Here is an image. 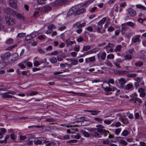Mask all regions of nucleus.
Instances as JSON below:
<instances>
[{"instance_id":"nucleus-1","label":"nucleus","mask_w":146,"mask_h":146,"mask_svg":"<svg viewBox=\"0 0 146 146\" xmlns=\"http://www.w3.org/2000/svg\"><path fill=\"white\" fill-rule=\"evenodd\" d=\"M76 8H75L74 7L72 8L71 11H73L74 12V13H71V14H74V15H80L83 14L86 11L85 9L82 8L77 11H76Z\"/></svg>"},{"instance_id":"nucleus-2","label":"nucleus","mask_w":146,"mask_h":146,"mask_svg":"<svg viewBox=\"0 0 146 146\" xmlns=\"http://www.w3.org/2000/svg\"><path fill=\"white\" fill-rule=\"evenodd\" d=\"M46 138L44 137H40L38 139H36L35 140V143L37 145L38 144H41L42 143V142L44 143H46L48 142L46 141Z\"/></svg>"},{"instance_id":"nucleus-3","label":"nucleus","mask_w":146,"mask_h":146,"mask_svg":"<svg viewBox=\"0 0 146 146\" xmlns=\"http://www.w3.org/2000/svg\"><path fill=\"white\" fill-rule=\"evenodd\" d=\"M3 11L5 13L8 15H11L13 17L15 16L16 12L9 8H4Z\"/></svg>"},{"instance_id":"nucleus-4","label":"nucleus","mask_w":146,"mask_h":146,"mask_svg":"<svg viewBox=\"0 0 146 146\" xmlns=\"http://www.w3.org/2000/svg\"><path fill=\"white\" fill-rule=\"evenodd\" d=\"M97 56L99 60H103L105 59L106 54L104 52H100L97 54Z\"/></svg>"},{"instance_id":"nucleus-5","label":"nucleus","mask_w":146,"mask_h":146,"mask_svg":"<svg viewBox=\"0 0 146 146\" xmlns=\"http://www.w3.org/2000/svg\"><path fill=\"white\" fill-rule=\"evenodd\" d=\"M5 19L6 23L8 25H12L15 23L14 20L13 19H11L9 16H5Z\"/></svg>"},{"instance_id":"nucleus-6","label":"nucleus","mask_w":146,"mask_h":146,"mask_svg":"<svg viewBox=\"0 0 146 146\" xmlns=\"http://www.w3.org/2000/svg\"><path fill=\"white\" fill-rule=\"evenodd\" d=\"M140 35H135L133 36L132 39V43H139L141 41L140 39Z\"/></svg>"},{"instance_id":"nucleus-7","label":"nucleus","mask_w":146,"mask_h":146,"mask_svg":"<svg viewBox=\"0 0 146 146\" xmlns=\"http://www.w3.org/2000/svg\"><path fill=\"white\" fill-rule=\"evenodd\" d=\"M92 27L94 30V31L96 32L97 31L98 33H102V32L100 31V30L102 28V25L100 24H98V25L96 26L94 25H92Z\"/></svg>"},{"instance_id":"nucleus-8","label":"nucleus","mask_w":146,"mask_h":146,"mask_svg":"<svg viewBox=\"0 0 146 146\" xmlns=\"http://www.w3.org/2000/svg\"><path fill=\"white\" fill-rule=\"evenodd\" d=\"M68 1V0H56L52 3V5L53 6L61 5L64 4Z\"/></svg>"},{"instance_id":"nucleus-9","label":"nucleus","mask_w":146,"mask_h":146,"mask_svg":"<svg viewBox=\"0 0 146 146\" xmlns=\"http://www.w3.org/2000/svg\"><path fill=\"white\" fill-rule=\"evenodd\" d=\"M11 54L9 52H7L4 54H1V57L3 60H4L10 56Z\"/></svg>"},{"instance_id":"nucleus-10","label":"nucleus","mask_w":146,"mask_h":146,"mask_svg":"<svg viewBox=\"0 0 146 146\" xmlns=\"http://www.w3.org/2000/svg\"><path fill=\"white\" fill-rule=\"evenodd\" d=\"M127 11L128 12V13L131 17H134L136 15V12L132 8H129L127 9Z\"/></svg>"},{"instance_id":"nucleus-11","label":"nucleus","mask_w":146,"mask_h":146,"mask_svg":"<svg viewBox=\"0 0 146 146\" xmlns=\"http://www.w3.org/2000/svg\"><path fill=\"white\" fill-rule=\"evenodd\" d=\"M17 0H10L9 2V5L13 7H16L17 6Z\"/></svg>"},{"instance_id":"nucleus-12","label":"nucleus","mask_w":146,"mask_h":146,"mask_svg":"<svg viewBox=\"0 0 146 146\" xmlns=\"http://www.w3.org/2000/svg\"><path fill=\"white\" fill-rule=\"evenodd\" d=\"M131 72V71H127L123 70L117 71L116 72V73L121 75H124Z\"/></svg>"},{"instance_id":"nucleus-13","label":"nucleus","mask_w":146,"mask_h":146,"mask_svg":"<svg viewBox=\"0 0 146 146\" xmlns=\"http://www.w3.org/2000/svg\"><path fill=\"white\" fill-rule=\"evenodd\" d=\"M87 111L91 113V115H97L100 112V111L98 110H87L86 111Z\"/></svg>"},{"instance_id":"nucleus-14","label":"nucleus","mask_w":146,"mask_h":146,"mask_svg":"<svg viewBox=\"0 0 146 146\" xmlns=\"http://www.w3.org/2000/svg\"><path fill=\"white\" fill-rule=\"evenodd\" d=\"M135 87L136 88H138L139 86L142 87L144 85V82L143 81H142L139 83L135 82L134 83Z\"/></svg>"},{"instance_id":"nucleus-15","label":"nucleus","mask_w":146,"mask_h":146,"mask_svg":"<svg viewBox=\"0 0 146 146\" xmlns=\"http://www.w3.org/2000/svg\"><path fill=\"white\" fill-rule=\"evenodd\" d=\"M94 1V0H88L83 5V6L84 7H86L93 2Z\"/></svg>"},{"instance_id":"nucleus-16","label":"nucleus","mask_w":146,"mask_h":146,"mask_svg":"<svg viewBox=\"0 0 146 146\" xmlns=\"http://www.w3.org/2000/svg\"><path fill=\"white\" fill-rule=\"evenodd\" d=\"M7 92L2 94V97L3 98H11L12 96L11 95L7 94Z\"/></svg>"},{"instance_id":"nucleus-17","label":"nucleus","mask_w":146,"mask_h":146,"mask_svg":"<svg viewBox=\"0 0 146 146\" xmlns=\"http://www.w3.org/2000/svg\"><path fill=\"white\" fill-rule=\"evenodd\" d=\"M15 16H16L17 18H19L20 19H24V17L21 14L17 13L16 12L15 14Z\"/></svg>"},{"instance_id":"nucleus-18","label":"nucleus","mask_w":146,"mask_h":146,"mask_svg":"<svg viewBox=\"0 0 146 146\" xmlns=\"http://www.w3.org/2000/svg\"><path fill=\"white\" fill-rule=\"evenodd\" d=\"M70 61L71 62L72 65H76L78 62V60L74 59L71 58L70 59Z\"/></svg>"},{"instance_id":"nucleus-19","label":"nucleus","mask_w":146,"mask_h":146,"mask_svg":"<svg viewBox=\"0 0 146 146\" xmlns=\"http://www.w3.org/2000/svg\"><path fill=\"white\" fill-rule=\"evenodd\" d=\"M118 80L119 81V83L121 85H124L126 82L125 79L123 78H122L120 79H118Z\"/></svg>"},{"instance_id":"nucleus-20","label":"nucleus","mask_w":146,"mask_h":146,"mask_svg":"<svg viewBox=\"0 0 146 146\" xmlns=\"http://www.w3.org/2000/svg\"><path fill=\"white\" fill-rule=\"evenodd\" d=\"M72 41H70L69 38L67 39L65 41V43L67 44V46H72Z\"/></svg>"},{"instance_id":"nucleus-21","label":"nucleus","mask_w":146,"mask_h":146,"mask_svg":"<svg viewBox=\"0 0 146 146\" xmlns=\"http://www.w3.org/2000/svg\"><path fill=\"white\" fill-rule=\"evenodd\" d=\"M136 7L137 8L141 9L143 10H146V7L141 4L137 5Z\"/></svg>"},{"instance_id":"nucleus-22","label":"nucleus","mask_w":146,"mask_h":146,"mask_svg":"<svg viewBox=\"0 0 146 146\" xmlns=\"http://www.w3.org/2000/svg\"><path fill=\"white\" fill-rule=\"evenodd\" d=\"M96 130L97 132L100 133L102 134H103L104 133H105V131H106L105 130L101 128H97Z\"/></svg>"},{"instance_id":"nucleus-23","label":"nucleus","mask_w":146,"mask_h":146,"mask_svg":"<svg viewBox=\"0 0 146 146\" xmlns=\"http://www.w3.org/2000/svg\"><path fill=\"white\" fill-rule=\"evenodd\" d=\"M81 132L85 137H89L90 136V135H92L91 134L90 135L88 132L84 131H82Z\"/></svg>"},{"instance_id":"nucleus-24","label":"nucleus","mask_w":146,"mask_h":146,"mask_svg":"<svg viewBox=\"0 0 146 146\" xmlns=\"http://www.w3.org/2000/svg\"><path fill=\"white\" fill-rule=\"evenodd\" d=\"M137 74L135 73L129 74L127 75L128 78H133L136 77Z\"/></svg>"},{"instance_id":"nucleus-25","label":"nucleus","mask_w":146,"mask_h":146,"mask_svg":"<svg viewBox=\"0 0 146 146\" xmlns=\"http://www.w3.org/2000/svg\"><path fill=\"white\" fill-rule=\"evenodd\" d=\"M106 20V17L103 18L102 19H101L98 22V24L101 25L102 26L103 24L104 23Z\"/></svg>"},{"instance_id":"nucleus-26","label":"nucleus","mask_w":146,"mask_h":146,"mask_svg":"<svg viewBox=\"0 0 146 146\" xmlns=\"http://www.w3.org/2000/svg\"><path fill=\"white\" fill-rule=\"evenodd\" d=\"M91 48V46L90 45L84 46L82 51H86L90 49Z\"/></svg>"},{"instance_id":"nucleus-27","label":"nucleus","mask_w":146,"mask_h":146,"mask_svg":"<svg viewBox=\"0 0 146 146\" xmlns=\"http://www.w3.org/2000/svg\"><path fill=\"white\" fill-rule=\"evenodd\" d=\"M52 9L51 7L49 6H46L44 7V11L45 12H48L50 10Z\"/></svg>"},{"instance_id":"nucleus-28","label":"nucleus","mask_w":146,"mask_h":146,"mask_svg":"<svg viewBox=\"0 0 146 146\" xmlns=\"http://www.w3.org/2000/svg\"><path fill=\"white\" fill-rule=\"evenodd\" d=\"M135 65L137 66H141L143 65V63L142 62L138 61L135 63Z\"/></svg>"},{"instance_id":"nucleus-29","label":"nucleus","mask_w":146,"mask_h":146,"mask_svg":"<svg viewBox=\"0 0 146 146\" xmlns=\"http://www.w3.org/2000/svg\"><path fill=\"white\" fill-rule=\"evenodd\" d=\"M124 58L125 60H129L132 59V57L131 55L127 54L125 56Z\"/></svg>"},{"instance_id":"nucleus-30","label":"nucleus","mask_w":146,"mask_h":146,"mask_svg":"<svg viewBox=\"0 0 146 146\" xmlns=\"http://www.w3.org/2000/svg\"><path fill=\"white\" fill-rule=\"evenodd\" d=\"M94 119L96 121L99 122V123L102 122L103 121V119L100 117H95L94 118Z\"/></svg>"},{"instance_id":"nucleus-31","label":"nucleus","mask_w":146,"mask_h":146,"mask_svg":"<svg viewBox=\"0 0 146 146\" xmlns=\"http://www.w3.org/2000/svg\"><path fill=\"white\" fill-rule=\"evenodd\" d=\"M129 133L127 130H124L122 132L121 135L124 136H126L128 135Z\"/></svg>"},{"instance_id":"nucleus-32","label":"nucleus","mask_w":146,"mask_h":146,"mask_svg":"<svg viewBox=\"0 0 146 146\" xmlns=\"http://www.w3.org/2000/svg\"><path fill=\"white\" fill-rule=\"evenodd\" d=\"M105 91L106 92H110L112 91V90L111 88L110 87H103Z\"/></svg>"},{"instance_id":"nucleus-33","label":"nucleus","mask_w":146,"mask_h":146,"mask_svg":"<svg viewBox=\"0 0 146 146\" xmlns=\"http://www.w3.org/2000/svg\"><path fill=\"white\" fill-rule=\"evenodd\" d=\"M133 86V85L132 84H127L126 86H125V89L127 90H129L131 89L132 87Z\"/></svg>"},{"instance_id":"nucleus-34","label":"nucleus","mask_w":146,"mask_h":146,"mask_svg":"<svg viewBox=\"0 0 146 146\" xmlns=\"http://www.w3.org/2000/svg\"><path fill=\"white\" fill-rule=\"evenodd\" d=\"M106 83H107V84H108V86L109 87H110L111 85L109 83L111 84H113L114 83V80L113 79L111 78L109 80L108 82H106Z\"/></svg>"},{"instance_id":"nucleus-35","label":"nucleus","mask_w":146,"mask_h":146,"mask_svg":"<svg viewBox=\"0 0 146 146\" xmlns=\"http://www.w3.org/2000/svg\"><path fill=\"white\" fill-rule=\"evenodd\" d=\"M107 58L108 59H113L114 58V55L112 54H110L107 55Z\"/></svg>"},{"instance_id":"nucleus-36","label":"nucleus","mask_w":146,"mask_h":146,"mask_svg":"<svg viewBox=\"0 0 146 146\" xmlns=\"http://www.w3.org/2000/svg\"><path fill=\"white\" fill-rule=\"evenodd\" d=\"M143 79L142 77L139 78L138 77L135 79V80L137 82L140 83L142 82V80Z\"/></svg>"},{"instance_id":"nucleus-37","label":"nucleus","mask_w":146,"mask_h":146,"mask_svg":"<svg viewBox=\"0 0 146 146\" xmlns=\"http://www.w3.org/2000/svg\"><path fill=\"white\" fill-rule=\"evenodd\" d=\"M74 27L77 28H81L80 25V23L79 22H78L74 25Z\"/></svg>"},{"instance_id":"nucleus-38","label":"nucleus","mask_w":146,"mask_h":146,"mask_svg":"<svg viewBox=\"0 0 146 146\" xmlns=\"http://www.w3.org/2000/svg\"><path fill=\"white\" fill-rule=\"evenodd\" d=\"M121 131V128H119L116 129L115 130V133L117 135H118L120 133Z\"/></svg>"},{"instance_id":"nucleus-39","label":"nucleus","mask_w":146,"mask_h":146,"mask_svg":"<svg viewBox=\"0 0 146 146\" xmlns=\"http://www.w3.org/2000/svg\"><path fill=\"white\" fill-rule=\"evenodd\" d=\"M38 51L39 53L41 54H44L45 53V51L41 49L40 47H38Z\"/></svg>"},{"instance_id":"nucleus-40","label":"nucleus","mask_w":146,"mask_h":146,"mask_svg":"<svg viewBox=\"0 0 146 146\" xmlns=\"http://www.w3.org/2000/svg\"><path fill=\"white\" fill-rule=\"evenodd\" d=\"M98 50L99 49L98 48H94L93 49L90 50V52L91 54L93 53H96Z\"/></svg>"},{"instance_id":"nucleus-41","label":"nucleus","mask_w":146,"mask_h":146,"mask_svg":"<svg viewBox=\"0 0 146 146\" xmlns=\"http://www.w3.org/2000/svg\"><path fill=\"white\" fill-rule=\"evenodd\" d=\"M96 129H93L92 130V131L94 132V135L95 137H97L99 135V134L96 131Z\"/></svg>"},{"instance_id":"nucleus-42","label":"nucleus","mask_w":146,"mask_h":146,"mask_svg":"<svg viewBox=\"0 0 146 146\" xmlns=\"http://www.w3.org/2000/svg\"><path fill=\"white\" fill-rule=\"evenodd\" d=\"M13 40L11 38H9L6 41V43L7 44H10L12 43L13 42Z\"/></svg>"},{"instance_id":"nucleus-43","label":"nucleus","mask_w":146,"mask_h":146,"mask_svg":"<svg viewBox=\"0 0 146 146\" xmlns=\"http://www.w3.org/2000/svg\"><path fill=\"white\" fill-rule=\"evenodd\" d=\"M50 61L52 63L54 64L57 62V60L55 57H53L50 59Z\"/></svg>"},{"instance_id":"nucleus-44","label":"nucleus","mask_w":146,"mask_h":146,"mask_svg":"<svg viewBox=\"0 0 146 146\" xmlns=\"http://www.w3.org/2000/svg\"><path fill=\"white\" fill-rule=\"evenodd\" d=\"M90 54H91L90 52V50H89L87 52H84L83 54L80 55V57H82L86 55Z\"/></svg>"},{"instance_id":"nucleus-45","label":"nucleus","mask_w":146,"mask_h":146,"mask_svg":"<svg viewBox=\"0 0 146 146\" xmlns=\"http://www.w3.org/2000/svg\"><path fill=\"white\" fill-rule=\"evenodd\" d=\"M52 46H48L45 48L47 52L50 51L52 49Z\"/></svg>"},{"instance_id":"nucleus-46","label":"nucleus","mask_w":146,"mask_h":146,"mask_svg":"<svg viewBox=\"0 0 146 146\" xmlns=\"http://www.w3.org/2000/svg\"><path fill=\"white\" fill-rule=\"evenodd\" d=\"M32 36H31V34L30 35H27L25 37V39L26 40H31L33 38Z\"/></svg>"},{"instance_id":"nucleus-47","label":"nucleus","mask_w":146,"mask_h":146,"mask_svg":"<svg viewBox=\"0 0 146 146\" xmlns=\"http://www.w3.org/2000/svg\"><path fill=\"white\" fill-rule=\"evenodd\" d=\"M53 28L54 29L56 28V27L54 26L53 24L50 25L48 27V29H52Z\"/></svg>"},{"instance_id":"nucleus-48","label":"nucleus","mask_w":146,"mask_h":146,"mask_svg":"<svg viewBox=\"0 0 146 146\" xmlns=\"http://www.w3.org/2000/svg\"><path fill=\"white\" fill-rule=\"evenodd\" d=\"M25 33H18L17 35V36L19 38H22L25 36Z\"/></svg>"},{"instance_id":"nucleus-49","label":"nucleus","mask_w":146,"mask_h":146,"mask_svg":"<svg viewBox=\"0 0 146 146\" xmlns=\"http://www.w3.org/2000/svg\"><path fill=\"white\" fill-rule=\"evenodd\" d=\"M80 46L79 45H76L74 48V50L76 52H78L79 50Z\"/></svg>"},{"instance_id":"nucleus-50","label":"nucleus","mask_w":146,"mask_h":146,"mask_svg":"<svg viewBox=\"0 0 146 146\" xmlns=\"http://www.w3.org/2000/svg\"><path fill=\"white\" fill-rule=\"evenodd\" d=\"M127 29V28L126 27H122L121 29L122 33L123 34H125Z\"/></svg>"},{"instance_id":"nucleus-51","label":"nucleus","mask_w":146,"mask_h":146,"mask_svg":"<svg viewBox=\"0 0 146 146\" xmlns=\"http://www.w3.org/2000/svg\"><path fill=\"white\" fill-rule=\"evenodd\" d=\"M105 64L110 66H112V64L111 62L109 61L108 60H106L105 62Z\"/></svg>"},{"instance_id":"nucleus-52","label":"nucleus","mask_w":146,"mask_h":146,"mask_svg":"<svg viewBox=\"0 0 146 146\" xmlns=\"http://www.w3.org/2000/svg\"><path fill=\"white\" fill-rule=\"evenodd\" d=\"M141 58L143 60H146V52H144L141 56Z\"/></svg>"},{"instance_id":"nucleus-53","label":"nucleus","mask_w":146,"mask_h":146,"mask_svg":"<svg viewBox=\"0 0 146 146\" xmlns=\"http://www.w3.org/2000/svg\"><path fill=\"white\" fill-rule=\"evenodd\" d=\"M122 46L121 45H117L115 48V49L118 51H120Z\"/></svg>"},{"instance_id":"nucleus-54","label":"nucleus","mask_w":146,"mask_h":146,"mask_svg":"<svg viewBox=\"0 0 146 146\" xmlns=\"http://www.w3.org/2000/svg\"><path fill=\"white\" fill-rule=\"evenodd\" d=\"M89 59L90 62H93L95 60V56H93L90 57L89 58Z\"/></svg>"},{"instance_id":"nucleus-55","label":"nucleus","mask_w":146,"mask_h":146,"mask_svg":"<svg viewBox=\"0 0 146 146\" xmlns=\"http://www.w3.org/2000/svg\"><path fill=\"white\" fill-rule=\"evenodd\" d=\"M126 24L130 27H133L134 25V24L131 22H127L126 23Z\"/></svg>"},{"instance_id":"nucleus-56","label":"nucleus","mask_w":146,"mask_h":146,"mask_svg":"<svg viewBox=\"0 0 146 146\" xmlns=\"http://www.w3.org/2000/svg\"><path fill=\"white\" fill-rule=\"evenodd\" d=\"M93 27H92L91 26H89L86 28V29L88 31L90 32H92L93 31Z\"/></svg>"},{"instance_id":"nucleus-57","label":"nucleus","mask_w":146,"mask_h":146,"mask_svg":"<svg viewBox=\"0 0 146 146\" xmlns=\"http://www.w3.org/2000/svg\"><path fill=\"white\" fill-rule=\"evenodd\" d=\"M46 0H37L38 3L40 4H43L45 3V1Z\"/></svg>"},{"instance_id":"nucleus-58","label":"nucleus","mask_w":146,"mask_h":146,"mask_svg":"<svg viewBox=\"0 0 146 146\" xmlns=\"http://www.w3.org/2000/svg\"><path fill=\"white\" fill-rule=\"evenodd\" d=\"M77 140L76 139H72L70 140L69 141H67L66 142V143H74L77 142Z\"/></svg>"},{"instance_id":"nucleus-59","label":"nucleus","mask_w":146,"mask_h":146,"mask_svg":"<svg viewBox=\"0 0 146 146\" xmlns=\"http://www.w3.org/2000/svg\"><path fill=\"white\" fill-rule=\"evenodd\" d=\"M83 40V38L81 36H79L77 39V40L78 42H80L82 41Z\"/></svg>"},{"instance_id":"nucleus-60","label":"nucleus","mask_w":146,"mask_h":146,"mask_svg":"<svg viewBox=\"0 0 146 146\" xmlns=\"http://www.w3.org/2000/svg\"><path fill=\"white\" fill-rule=\"evenodd\" d=\"M40 64L39 62L37 61H35L34 62V65L35 66H37Z\"/></svg>"},{"instance_id":"nucleus-61","label":"nucleus","mask_w":146,"mask_h":146,"mask_svg":"<svg viewBox=\"0 0 146 146\" xmlns=\"http://www.w3.org/2000/svg\"><path fill=\"white\" fill-rule=\"evenodd\" d=\"M17 46V45L15 44V45H14L10 46L9 47L7 48H6V50H10L13 48H15V46Z\"/></svg>"},{"instance_id":"nucleus-62","label":"nucleus","mask_w":146,"mask_h":146,"mask_svg":"<svg viewBox=\"0 0 146 146\" xmlns=\"http://www.w3.org/2000/svg\"><path fill=\"white\" fill-rule=\"evenodd\" d=\"M121 125V123L120 122H117L114 124V126L116 127H118L120 126Z\"/></svg>"},{"instance_id":"nucleus-63","label":"nucleus","mask_w":146,"mask_h":146,"mask_svg":"<svg viewBox=\"0 0 146 146\" xmlns=\"http://www.w3.org/2000/svg\"><path fill=\"white\" fill-rule=\"evenodd\" d=\"M32 37L33 38L35 37L36 36L38 35L37 33L36 32H35L31 34Z\"/></svg>"},{"instance_id":"nucleus-64","label":"nucleus","mask_w":146,"mask_h":146,"mask_svg":"<svg viewBox=\"0 0 146 146\" xmlns=\"http://www.w3.org/2000/svg\"><path fill=\"white\" fill-rule=\"evenodd\" d=\"M27 137L26 136L20 135V139L21 140H23L26 139L27 138Z\"/></svg>"}]
</instances>
